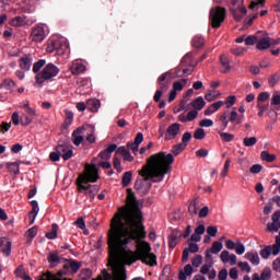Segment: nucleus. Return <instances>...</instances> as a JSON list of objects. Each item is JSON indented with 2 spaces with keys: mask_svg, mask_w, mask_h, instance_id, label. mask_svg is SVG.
Instances as JSON below:
<instances>
[{
  "mask_svg": "<svg viewBox=\"0 0 280 280\" xmlns=\"http://www.w3.org/2000/svg\"><path fill=\"white\" fill-rule=\"evenodd\" d=\"M127 205L121 213L112 219L108 231L109 258L107 266L112 269L113 280H126V267L135 261H142L147 266H156V255L152 253L150 243L141 242L145 238L143 215L139 209V201L132 190L128 189Z\"/></svg>",
  "mask_w": 280,
  "mask_h": 280,
  "instance_id": "nucleus-1",
  "label": "nucleus"
},
{
  "mask_svg": "<svg viewBox=\"0 0 280 280\" xmlns=\"http://www.w3.org/2000/svg\"><path fill=\"white\" fill-rule=\"evenodd\" d=\"M174 155L172 153L159 152L148 159V165L140 171L143 179H137L135 189L140 196H147L152 187L151 183H161L166 174L172 172ZM151 182V183H150Z\"/></svg>",
  "mask_w": 280,
  "mask_h": 280,
  "instance_id": "nucleus-2",
  "label": "nucleus"
},
{
  "mask_svg": "<svg viewBox=\"0 0 280 280\" xmlns=\"http://www.w3.org/2000/svg\"><path fill=\"white\" fill-rule=\"evenodd\" d=\"M60 73V68H58L54 63H47L42 72L37 73L35 77V84H38V86H43L45 84V81L52 80V78H56Z\"/></svg>",
  "mask_w": 280,
  "mask_h": 280,
  "instance_id": "nucleus-3",
  "label": "nucleus"
},
{
  "mask_svg": "<svg viewBox=\"0 0 280 280\" xmlns=\"http://www.w3.org/2000/svg\"><path fill=\"white\" fill-rule=\"evenodd\" d=\"M97 180H100V168L96 164H86L84 173L77 178V183H97Z\"/></svg>",
  "mask_w": 280,
  "mask_h": 280,
  "instance_id": "nucleus-4",
  "label": "nucleus"
},
{
  "mask_svg": "<svg viewBox=\"0 0 280 280\" xmlns=\"http://www.w3.org/2000/svg\"><path fill=\"white\" fill-rule=\"evenodd\" d=\"M230 12H232L235 21L240 22L248 14V10L244 7V0H231Z\"/></svg>",
  "mask_w": 280,
  "mask_h": 280,
  "instance_id": "nucleus-5",
  "label": "nucleus"
},
{
  "mask_svg": "<svg viewBox=\"0 0 280 280\" xmlns=\"http://www.w3.org/2000/svg\"><path fill=\"white\" fill-rule=\"evenodd\" d=\"M224 19H226V9L217 7L210 10V21L212 23V27H220V25L224 23Z\"/></svg>",
  "mask_w": 280,
  "mask_h": 280,
  "instance_id": "nucleus-6",
  "label": "nucleus"
},
{
  "mask_svg": "<svg viewBox=\"0 0 280 280\" xmlns=\"http://www.w3.org/2000/svg\"><path fill=\"white\" fill-rule=\"evenodd\" d=\"M30 38L33 43H43V40L47 38V25L45 24L35 25L31 33Z\"/></svg>",
  "mask_w": 280,
  "mask_h": 280,
  "instance_id": "nucleus-7",
  "label": "nucleus"
},
{
  "mask_svg": "<svg viewBox=\"0 0 280 280\" xmlns=\"http://www.w3.org/2000/svg\"><path fill=\"white\" fill-rule=\"evenodd\" d=\"M89 183H77L78 185V191L79 194H84L86 198H95L97 194L100 192V186L98 185H88Z\"/></svg>",
  "mask_w": 280,
  "mask_h": 280,
  "instance_id": "nucleus-8",
  "label": "nucleus"
},
{
  "mask_svg": "<svg viewBox=\"0 0 280 280\" xmlns=\"http://www.w3.org/2000/svg\"><path fill=\"white\" fill-rule=\"evenodd\" d=\"M172 86V72L167 71L158 78V89L167 92Z\"/></svg>",
  "mask_w": 280,
  "mask_h": 280,
  "instance_id": "nucleus-9",
  "label": "nucleus"
},
{
  "mask_svg": "<svg viewBox=\"0 0 280 280\" xmlns=\"http://www.w3.org/2000/svg\"><path fill=\"white\" fill-rule=\"evenodd\" d=\"M67 49V44H62L59 39L50 40L46 50L48 54H65Z\"/></svg>",
  "mask_w": 280,
  "mask_h": 280,
  "instance_id": "nucleus-10",
  "label": "nucleus"
},
{
  "mask_svg": "<svg viewBox=\"0 0 280 280\" xmlns=\"http://www.w3.org/2000/svg\"><path fill=\"white\" fill-rule=\"evenodd\" d=\"M178 132H180V124L174 122L166 129L165 132V141H172V139H176L178 137Z\"/></svg>",
  "mask_w": 280,
  "mask_h": 280,
  "instance_id": "nucleus-11",
  "label": "nucleus"
},
{
  "mask_svg": "<svg viewBox=\"0 0 280 280\" xmlns=\"http://www.w3.org/2000/svg\"><path fill=\"white\" fill-rule=\"evenodd\" d=\"M57 152L61 154L63 161H69L73 156V147L67 144H58L56 147Z\"/></svg>",
  "mask_w": 280,
  "mask_h": 280,
  "instance_id": "nucleus-12",
  "label": "nucleus"
},
{
  "mask_svg": "<svg viewBox=\"0 0 280 280\" xmlns=\"http://www.w3.org/2000/svg\"><path fill=\"white\" fill-rule=\"evenodd\" d=\"M34 62V57L32 55H24L19 59L20 69L22 71H30Z\"/></svg>",
  "mask_w": 280,
  "mask_h": 280,
  "instance_id": "nucleus-13",
  "label": "nucleus"
},
{
  "mask_svg": "<svg viewBox=\"0 0 280 280\" xmlns=\"http://www.w3.org/2000/svg\"><path fill=\"white\" fill-rule=\"evenodd\" d=\"M220 259L222 264H230V266H235L237 264V256L231 254L229 250L221 252Z\"/></svg>",
  "mask_w": 280,
  "mask_h": 280,
  "instance_id": "nucleus-14",
  "label": "nucleus"
},
{
  "mask_svg": "<svg viewBox=\"0 0 280 280\" xmlns=\"http://www.w3.org/2000/svg\"><path fill=\"white\" fill-rule=\"evenodd\" d=\"M141 143H143V133L138 132L136 135L135 141L127 143V150H132L133 154H137V152H139V145H141Z\"/></svg>",
  "mask_w": 280,
  "mask_h": 280,
  "instance_id": "nucleus-15",
  "label": "nucleus"
},
{
  "mask_svg": "<svg viewBox=\"0 0 280 280\" xmlns=\"http://www.w3.org/2000/svg\"><path fill=\"white\" fill-rule=\"evenodd\" d=\"M222 248V242H213L211 248L206 250V259H213L212 255H218V253H220Z\"/></svg>",
  "mask_w": 280,
  "mask_h": 280,
  "instance_id": "nucleus-16",
  "label": "nucleus"
},
{
  "mask_svg": "<svg viewBox=\"0 0 280 280\" xmlns=\"http://www.w3.org/2000/svg\"><path fill=\"white\" fill-rule=\"evenodd\" d=\"M113 152H117V144H110L108 148L101 151L98 153V159L102 161H109V159L113 156Z\"/></svg>",
  "mask_w": 280,
  "mask_h": 280,
  "instance_id": "nucleus-17",
  "label": "nucleus"
},
{
  "mask_svg": "<svg viewBox=\"0 0 280 280\" xmlns=\"http://www.w3.org/2000/svg\"><path fill=\"white\" fill-rule=\"evenodd\" d=\"M198 250H200V246H198L197 243H189L188 248H185L183 250V257H182L183 261L189 260V253L195 254V253H198Z\"/></svg>",
  "mask_w": 280,
  "mask_h": 280,
  "instance_id": "nucleus-18",
  "label": "nucleus"
},
{
  "mask_svg": "<svg viewBox=\"0 0 280 280\" xmlns=\"http://www.w3.org/2000/svg\"><path fill=\"white\" fill-rule=\"evenodd\" d=\"M84 71H86V66H84V63H82V61L75 60L72 62L71 73L73 75H80V73H84Z\"/></svg>",
  "mask_w": 280,
  "mask_h": 280,
  "instance_id": "nucleus-19",
  "label": "nucleus"
},
{
  "mask_svg": "<svg viewBox=\"0 0 280 280\" xmlns=\"http://www.w3.org/2000/svg\"><path fill=\"white\" fill-rule=\"evenodd\" d=\"M84 133V129L83 127L77 128L73 132H72V143L74 145H80L83 141H84V137H82V135Z\"/></svg>",
  "mask_w": 280,
  "mask_h": 280,
  "instance_id": "nucleus-20",
  "label": "nucleus"
},
{
  "mask_svg": "<svg viewBox=\"0 0 280 280\" xmlns=\"http://www.w3.org/2000/svg\"><path fill=\"white\" fill-rule=\"evenodd\" d=\"M229 121H231L233 126H240V124H243L244 121V116H240L237 114V108L233 107V110L230 113V116H229Z\"/></svg>",
  "mask_w": 280,
  "mask_h": 280,
  "instance_id": "nucleus-21",
  "label": "nucleus"
},
{
  "mask_svg": "<svg viewBox=\"0 0 280 280\" xmlns=\"http://www.w3.org/2000/svg\"><path fill=\"white\" fill-rule=\"evenodd\" d=\"M0 248L5 257H10L12 253V242L8 241L7 238H0Z\"/></svg>",
  "mask_w": 280,
  "mask_h": 280,
  "instance_id": "nucleus-22",
  "label": "nucleus"
},
{
  "mask_svg": "<svg viewBox=\"0 0 280 280\" xmlns=\"http://www.w3.org/2000/svg\"><path fill=\"white\" fill-rule=\"evenodd\" d=\"M0 248L5 257H10L12 253V242L8 241L7 238H0Z\"/></svg>",
  "mask_w": 280,
  "mask_h": 280,
  "instance_id": "nucleus-23",
  "label": "nucleus"
},
{
  "mask_svg": "<svg viewBox=\"0 0 280 280\" xmlns=\"http://www.w3.org/2000/svg\"><path fill=\"white\" fill-rule=\"evenodd\" d=\"M81 266H82V262H80V261L66 259L63 268H66V270L70 268L72 275H75V272H78V270H80Z\"/></svg>",
  "mask_w": 280,
  "mask_h": 280,
  "instance_id": "nucleus-24",
  "label": "nucleus"
},
{
  "mask_svg": "<svg viewBox=\"0 0 280 280\" xmlns=\"http://www.w3.org/2000/svg\"><path fill=\"white\" fill-rule=\"evenodd\" d=\"M32 211L28 214L30 218V224H34L36 222V215H38V211H40V208L38 207V201L32 200L31 201Z\"/></svg>",
  "mask_w": 280,
  "mask_h": 280,
  "instance_id": "nucleus-25",
  "label": "nucleus"
},
{
  "mask_svg": "<svg viewBox=\"0 0 280 280\" xmlns=\"http://www.w3.org/2000/svg\"><path fill=\"white\" fill-rule=\"evenodd\" d=\"M116 154H121L124 161H128V163H132V161H135V156H132V154L126 147L117 148Z\"/></svg>",
  "mask_w": 280,
  "mask_h": 280,
  "instance_id": "nucleus-26",
  "label": "nucleus"
},
{
  "mask_svg": "<svg viewBox=\"0 0 280 280\" xmlns=\"http://www.w3.org/2000/svg\"><path fill=\"white\" fill-rule=\"evenodd\" d=\"M66 261V258L58 256L56 253H50L48 255V264L54 267L58 266V264H65Z\"/></svg>",
  "mask_w": 280,
  "mask_h": 280,
  "instance_id": "nucleus-27",
  "label": "nucleus"
},
{
  "mask_svg": "<svg viewBox=\"0 0 280 280\" xmlns=\"http://www.w3.org/2000/svg\"><path fill=\"white\" fill-rule=\"evenodd\" d=\"M198 62L194 61V54L187 52L182 59V67H196Z\"/></svg>",
  "mask_w": 280,
  "mask_h": 280,
  "instance_id": "nucleus-28",
  "label": "nucleus"
},
{
  "mask_svg": "<svg viewBox=\"0 0 280 280\" xmlns=\"http://www.w3.org/2000/svg\"><path fill=\"white\" fill-rule=\"evenodd\" d=\"M244 257L250 261L253 266H259L260 264L259 254L257 252H247Z\"/></svg>",
  "mask_w": 280,
  "mask_h": 280,
  "instance_id": "nucleus-29",
  "label": "nucleus"
},
{
  "mask_svg": "<svg viewBox=\"0 0 280 280\" xmlns=\"http://www.w3.org/2000/svg\"><path fill=\"white\" fill-rule=\"evenodd\" d=\"M16 88V83L12 79H4L3 82L0 84V89H4V91H14Z\"/></svg>",
  "mask_w": 280,
  "mask_h": 280,
  "instance_id": "nucleus-30",
  "label": "nucleus"
},
{
  "mask_svg": "<svg viewBox=\"0 0 280 280\" xmlns=\"http://www.w3.org/2000/svg\"><path fill=\"white\" fill-rule=\"evenodd\" d=\"M7 170L10 174H21V164L19 162H8Z\"/></svg>",
  "mask_w": 280,
  "mask_h": 280,
  "instance_id": "nucleus-31",
  "label": "nucleus"
},
{
  "mask_svg": "<svg viewBox=\"0 0 280 280\" xmlns=\"http://www.w3.org/2000/svg\"><path fill=\"white\" fill-rule=\"evenodd\" d=\"M256 48L260 51H264V49H270V37H262L258 40Z\"/></svg>",
  "mask_w": 280,
  "mask_h": 280,
  "instance_id": "nucleus-32",
  "label": "nucleus"
},
{
  "mask_svg": "<svg viewBox=\"0 0 280 280\" xmlns=\"http://www.w3.org/2000/svg\"><path fill=\"white\" fill-rule=\"evenodd\" d=\"M220 62L222 65L221 73H229L231 71V62L225 55H221Z\"/></svg>",
  "mask_w": 280,
  "mask_h": 280,
  "instance_id": "nucleus-33",
  "label": "nucleus"
},
{
  "mask_svg": "<svg viewBox=\"0 0 280 280\" xmlns=\"http://www.w3.org/2000/svg\"><path fill=\"white\" fill-rule=\"evenodd\" d=\"M25 20H26L25 16H21V15L15 16V18L11 19L10 25L12 27H23V25H25V23H26Z\"/></svg>",
  "mask_w": 280,
  "mask_h": 280,
  "instance_id": "nucleus-34",
  "label": "nucleus"
},
{
  "mask_svg": "<svg viewBox=\"0 0 280 280\" xmlns=\"http://www.w3.org/2000/svg\"><path fill=\"white\" fill-rule=\"evenodd\" d=\"M213 258H206V264L200 268L201 275H209L211 268H213Z\"/></svg>",
  "mask_w": 280,
  "mask_h": 280,
  "instance_id": "nucleus-35",
  "label": "nucleus"
},
{
  "mask_svg": "<svg viewBox=\"0 0 280 280\" xmlns=\"http://www.w3.org/2000/svg\"><path fill=\"white\" fill-rule=\"evenodd\" d=\"M100 106H102V104L100 103V100L92 98L88 101V108L92 113H97V110H100Z\"/></svg>",
  "mask_w": 280,
  "mask_h": 280,
  "instance_id": "nucleus-36",
  "label": "nucleus"
},
{
  "mask_svg": "<svg viewBox=\"0 0 280 280\" xmlns=\"http://www.w3.org/2000/svg\"><path fill=\"white\" fill-rule=\"evenodd\" d=\"M188 211L190 215H198V211H200V203H198V199H194L189 203Z\"/></svg>",
  "mask_w": 280,
  "mask_h": 280,
  "instance_id": "nucleus-37",
  "label": "nucleus"
},
{
  "mask_svg": "<svg viewBox=\"0 0 280 280\" xmlns=\"http://www.w3.org/2000/svg\"><path fill=\"white\" fill-rule=\"evenodd\" d=\"M192 47L196 49H200V47H205V37L201 35H196L191 40Z\"/></svg>",
  "mask_w": 280,
  "mask_h": 280,
  "instance_id": "nucleus-38",
  "label": "nucleus"
},
{
  "mask_svg": "<svg viewBox=\"0 0 280 280\" xmlns=\"http://www.w3.org/2000/svg\"><path fill=\"white\" fill-rule=\"evenodd\" d=\"M205 98H202V96H198L191 102V106L195 110H202V108H205Z\"/></svg>",
  "mask_w": 280,
  "mask_h": 280,
  "instance_id": "nucleus-39",
  "label": "nucleus"
},
{
  "mask_svg": "<svg viewBox=\"0 0 280 280\" xmlns=\"http://www.w3.org/2000/svg\"><path fill=\"white\" fill-rule=\"evenodd\" d=\"M93 271L91 269H82L79 273L78 280H91Z\"/></svg>",
  "mask_w": 280,
  "mask_h": 280,
  "instance_id": "nucleus-40",
  "label": "nucleus"
},
{
  "mask_svg": "<svg viewBox=\"0 0 280 280\" xmlns=\"http://www.w3.org/2000/svg\"><path fill=\"white\" fill-rule=\"evenodd\" d=\"M187 86V79H182L180 81H175L173 83V91L177 93V91H183Z\"/></svg>",
  "mask_w": 280,
  "mask_h": 280,
  "instance_id": "nucleus-41",
  "label": "nucleus"
},
{
  "mask_svg": "<svg viewBox=\"0 0 280 280\" xmlns=\"http://www.w3.org/2000/svg\"><path fill=\"white\" fill-rule=\"evenodd\" d=\"M47 240H57L58 237V224L54 223L51 225V231L46 233Z\"/></svg>",
  "mask_w": 280,
  "mask_h": 280,
  "instance_id": "nucleus-42",
  "label": "nucleus"
},
{
  "mask_svg": "<svg viewBox=\"0 0 280 280\" xmlns=\"http://www.w3.org/2000/svg\"><path fill=\"white\" fill-rule=\"evenodd\" d=\"M131 182H132V172L128 171L124 173L122 179H121L122 187H128V185H130Z\"/></svg>",
  "mask_w": 280,
  "mask_h": 280,
  "instance_id": "nucleus-43",
  "label": "nucleus"
},
{
  "mask_svg": "<svg viewBox=\"0 0 280 280\" xmlns=\"http://www.w3.org/2000/svg\"><path fill=\"white\" fill-rule=\"evenodd\" d=\"M279 81H280V74L279 73L271 74L268 79L269 86H271V89L277 86V84H279Z\"/></svg>",
  "mask_w": 280,
  "mask_h": 280,
  "instance_id": "nucleus-44",
  "label": "nucleus"
},
{
  "mask_svg": "<svg viewBox=\"0 0 280 280\" xmlns=\"http://www.w3.org/2000/svg\"><path fill=\"white\" fill-rule=\"evenodd\" d=\"M272 255V246L267 245L260 250V257L262 259H268Z\"/></svg>",
  "mask_w": 280,
  "mask_h": 280,
  "instance_id": "nucleus-45",
  "label": "nucleus"
},
{
  "mask_svg": "<svg viewBox=\"0 0 280 280\" xmlns=\"http://www.w3.org/2000/svg\"><path fill=\"white\" fill-rule=\"evenodd\" d=\"M262 161H266L267 163H272V161L277 160V155L268 153V151H262L260 154Z\"/></svg>",
  "mask_w": 280,
  "mask_h": 280,
  "instance_id": "nucleus-46",
  "label": "nucleus"
},
{
  "mask_svg": "<svg viewBox=\"0 0 280 280\" xmlns=\"http://www.w3.org/2000/svg\"><path fill=\"white\" fill-rule=\"evenodd\" d=\"M168 246L170 248H176L178 246V234L174 233L168 237Z\"/></svg>",
  "mask_w": 280,
  "mask_h": 280,
  "instance_id": "nucleus-47",
  "label": "nucleus"
},
{
  "mask_svg": "<svg viewBox=\"0 0 280 280\" xmlns=\"http://www.w3.org/2000/svg\"><path fill=\"white\" fill-rule=\"evenodd\" d=\"M222 141H224V143H231V141H233L235 139V136L233 133H229V132H219Z\"/></svg>",
  "mask_w": 280,
  "mask_h": 280,
  "instance_id": "nucleus-48",
  "label": "nucleus"
},
{
  "mask_svg": "<svg viewBox=\"0 0 280 280\" xmlns=\"http://www.w3.org/2000/svg\"><path fill=\"white\" fill-rule=\"evenodd\" d=\"M185 148H187V144H183V143L175 144L172 149V153L175 156H178V154H180L185 150Z\"/></svg>",
  "mask_w": 280,
  "mask_h": 280,
  "instance_id": "nucleus-49",
  "label": "nucleus"
},
{
  "mask_svg": "<svg viewBox=\"0 0 280 280\" xmlns=\"http://www.w3.org/2000/svg\"><path fill=\"white\" fill-rule=\"evenodd\" d=\"M256 144H257L256 137L244 138L243 140V145H245V148H253V145H256Z\"/></svg>",
  "mask_w": 280,
  "mask_h": 280,
  "instance_id": "nucleus-50",
  "label": "nucleus"
},
{
  "mask_svg": "<svg viewBox=\"0 0 280 280\" xmlns=\"http://www.w3.org/2000/svg\"><path fill=\"white\" fill-rule=\"evenodd\" d=\"M234 250L236 255H244V253H246V246H244L242 241H237Z\"/></svg>",
  "mask_w": 280,
  "mask_h": 280,
  "instance_id": "nucleus-51",
  "label": "nucleus"
},
{
  "mask_svg": "<svg viewBox=\"0 0 280 280\" xmlns=\"http://www.w3.org/2000/svg\"><path fill=\"white\" fill-rule=\"evenodd\" d=\"M113 166L118 172V174H121V172H124V167H121V160H119V158L117 156L113 158Z\"/></svg>",
  "mask_w": 280,
  "mask_h": 280,
  "instance_id": "nucleus-52",
  "label": "nucleus"
},
{
  "mask_svg": "<svg viewBox=\"0 0 280 280\" xmlns=\"http://www.w3.org/2000/svg\"><path fill=\"white\" fill-rule=\"evenodd\" d=\"M20 121L23 126H30V124L34 121V118L27 114H23L20 118Z\"/></svg>",
  "mask_w": 280,
  "mask_h": 280,
  "instance_id": "nucleus-53",
  "label": "nucleus"
},
{
  "mask_svg": "<svg viewBox=\"0 0 280 280\" xmlns=\"http://www.w3.org/2000/svg\"><path fill=\"white\" fill-rule=\"evenodd\" d=\"M45 65V59H39L37 62L33 65V73H38V71H40Z\"/></svg>",
  "mask_w": 280,
  "mask_h": 280,
  "instance_id": "nucleus-54",
  "label": "nucleus"
},
{
  "mask_svg": "<svg viewBox=\"0 0 280 280\" xmlns=\"http://www.w3.org/2000/svg\"><path fill=\"white\" fill-rule=\"evenodd\" d=\"M94 280H113V276H110V273L108 272V270L103 269L101 271V275H98V277Z\"/></svg>",
  "mask_w": 280,
  "mask_h": 280,
  "instance_id": "nucleus-55",
  "label": "nucleus"
},
{
  "mask_svg": "<svg viewBox=\"0 0 280 280\" xmlns=\"http://www.w3.org/2000/svg\"><path fill=\"white\" fill-rule=\"evenodd\" d=\"M65 115H66V119H65L66 126H71V124H73V112L66 109Z\"/></svg>",
  "mask_w": 280,
  "mask_h": 280,
  "instance_id": "nucleus-56",
  "label": "nucleus"
},
{
  "mask_svg": "<svg viewBox=\"0 0 280 280\" xmlns=\"http://www.w3.org/2000/svg\"><path fill=\"white\" fill-rule=\"evenodd\" d=\"M191 264L194 268H200L202 266V256L201 255H195L191 259Z\"/></svg>",
  "mask_w": 280,
  "mask_h": 280,
  "instance_id": "nucleus-57",
  "label": "nucleus"
},
{
  "mask_svg": "<svg viewBox=\"0 0 280 280\" xmlns=\"http://www.w3.org/2000/svg\"><path fill=\"white\" fill-rule=\"evenodd\" d=\"M280 229V221H272V223L267 224V231L272 233L273 231H279Z\"/></svg>",
  "mask_w": 280,
  "mask_h": 280,
  "instance_id": "nucleus-58",
  "label": "nucleus"
},
{
  "mask_svg": "<svg viewBox=\"0 0 280 280\" xmlns=\"http://www.w3.org/2000/svg\"><path fill=\"white\" fill-rule=\"evenodd\" d=\"M264 0H255L249 4V10H259V8H264Z\"/></svg>",
  "mask_w": 280,
  "mask_h": 280,
  "instance_id": "nucleus-59",
  "label": "nucleus"
},
{
  "mask_svg": "<svg viewBox=\"0 0 280 280\" xmlns=\"http://www.w3.org/2000/svg\"><path fill=\"white\" fill-rule=\"evenodd\" d=\"M207 137V133H205V129L198 128L194 133V139H197L199 141H202Z\"/></svg>",
  "mask_w": 280,
  "mask_h": 280,
  "instance_id": "nucleus-60",
  "label": "nucleus"
},
{
  "mask_svg": "<svg viewBox=\"0 0 280 280\" xmlns=\"http://www.w3.org/2000/svg\"><path fill=\"white\" fill-rule=\"evenodd\" d=\"M271 106H280V92H275L271 97Z\"/></svg>",
  "mask_w": 280,
  "mask_h": 280,
  "instance_id": "nucleus-61",
  "label": "nucleus"
},
{
  "mask_svg": "<svg viewBox=\"0 0 280 280\" xmlns=\"http://www.w3.org/2000/svg\"><path fill=\"white\" fill-rule=\"evenodd\" d=\"M238 268H241L243 272H250L252 270L250 265L247 261H240Z\"/></svg>",
  "mask_w": 280,
  "mask_h": 280,
  "instance_id": "nucleus-62",
  "label": "nucleus"
},
{
  "mask_svg": "<svg viewBox=\"0 0 280 280\" xmlns=\"http://www.w3.org/2000/svg\"><path fill=\"white\" fill-rule=\"evenodd\" d=\"M235 102H237V98L235 97V95L228 96L225 100L226 108H231V106H233Z\"/></svg>",
  "mask_w": 280,
  "mask_h": 280,
  "instance_id": "nucleus-63",
  "label": "nucleus"
},
{
  "mask_svg": "<svg viewBox=\"0 0 280 280\" xmlns=\"http://www.w3.org/2000/svg\"><path fill=\"white\" fill-rule=\"evenodd\" d=\"M39 280H71L69 278H57L51 273L44 275V277Z\"/></svg>",
  "mask_w": 280,
  "mask_h": 280,
  "instance_id": "nucleus-64",
  "label": "nucleus"
}]
</instances>
